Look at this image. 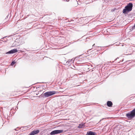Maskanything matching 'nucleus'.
<instances>
[{
	"instance_id": "1",
	"label": "nucleus",
	"mask_w": 135,
	"mask_h": 135,
	"mask_svg": "<svg viewBox=\"0 0 135 135\" xmlns=\"http://www.w3.org/2000/svg\"><path fill=\"white\" fill-rule=\"evenodd\" d=\"M132 7L133 4L131 3H129L128 5L125 7V9L123 10V13H125L127 12H128L131 11L132 9Z\"/></svg>"
},
{
	"instance_id": "2",
	"label": "nucleus",
	"mask_w": 135,
	"mask_h": 135,
	"mask_svg": "<svg viewBox=\"0 0 135 135\" xmlns=\"http://www.w3.org/2000/svg\"><path fill=\"white\" fill-rule=\"evenodd\" d=\"M126 116L129 119H131L135 117V108L126 114Z\"/></svg>"
},
{
	"instance_id": "3",
	"label": "nucleus",
	"mask_w": 135,
	"mask_h": 135,
	"mask_svg": "<svg viewBox=\"0 0 135 135\" xmlns=\"http://www.w3.org/2000/svg\"><path fill=\"white\" fill-rule=\"evenodd\" d=\"M56 92L55 91H50L46 92L44 94L45 97H47L55 94Z\"/></svg>"
},
{
	"instance_id": "4",
	"label": "nucleus",
	"mask_w": 135,
	"mask_h": 135,
	"mask_svg": "<svg viewBox=\"0 0 135 135\" xmlns=\"http://www.w3.org/2000/svg\"><path fill=\"white\" fill-rule=\"evenodd\" d=\"M63 130H56L52 131L50 133L51 135H54L58 134H60L62 133H64Z\"/></svg>"
},
{
	"instance_id": "5",
	"label": "nucleus",
	"mask_w": 135,
	"mask_h": 135,
	"mask_svg": "<svg viewBox=\"0 0 135 135\" xmlns=\"http://www.w3.org/2000/svg\"><path fill=\"white\" fill-rule=\"evenodd\" d=\"M17 52V50L16 49H13L9 51L8 52L6 53V54H12L15 53Z\"/></svg>"
},
{
	"instance_id": "6",
	"label": "nucleus",
	"mask_w": 135,
	"mask_h": 135,
	"mask_svg": "<svg viewBox=\"0 0 135 135\" xmlns=\"http://www.w3.org/2000/svg\"><path fill=\"white\" fill-rule=\"evenodd\" d=\"M40 131L39 130H34L32 131L29 134V135H34L38 134L39 133Z\"/></svg>"
},
{
	"instance_id": "7",
	"label": "nucleus",
	"mask_w": 135,
	"mask_h": 135,
	"mask_svg": "<svg viewBox=\"0 0 135 135\" xmlns=\"http://www.w3.org/2000/svg\"><path fill=\"white\" fill-rule=\"evenodd\" d=\"M18 40L17 39L15 40V41L13 42V43L12 44V46H17L19 45V43L18 42H17V41Z\"/></svg>"
},
{
	"instance_id": "8",
	"label": "nucleus",
	"mask_w": 135,
	"mask_h": 135,
	"mask_svg": "<svg viewBox=\"0 0 135 135\" xmlns=\"http://www.w3.org/2000/svg\"><path fill=\"white\" fill-rule=\"evenodd\" d=\"M107 105L108 107H111L112 106L113 104L111 101H108L107 102Z\"/></svg>"
},
{
	"instance_id": "9",
	"label": "nucleus",
	"mask_w": 135,
	"mask_h": 135,
	"mask_svg": "<svg viewBox=\"0 0 135 135\" xmlns=\"http://www.w3.org/2000/svg\"><path fill=\"white\" fill-rule=\"evenodd\" d=\"M86 135H95L94 132L89 131L87 132Z\"/></svg>"
},
{
	"instance_id": "10",
	"label": "nucleus",
	"mask_w": 135,
	"mask_h": 135,
	"mask_svg": "<svg viewBox=\"0 0 135 135\" xmlns=\"http://www.w3.org/2000/svg\"><path fill=\"white\" fill-rule=\"evenodd\" d=\"M15 62L14 61H13L11 63V65H13L15 64Z\"/></svg>"
},
{
	"instance_id": "11",
	"label": "nucleus",
	"mask_w": 135,
	"mask_h": 135,
	"mask_svg": "<svg viewBox=\"0 0 135 135\" xmlns=\"http://www.w3.org/2000/svg\"><path fill=\"white\" fill-rule=\"evenodd\" d=\"M81 126V124H80L79 125V128H82L83 127V126Z\"/></svg>"
},
{
	"instance_id": "12",
	"label": "nucleus",
	"mask_w": 135,
	"mask_h": 135,
	"mask_svg": "<svg viewBox=\"0 0 135 135\" xmlns=\"http://www.w3.org/2000/svg\"><path fill=\"white\" fill-rule=\"evenodd\" d=\"M135 28V24L134 25V26L132 27V29H134V28Z\"/></svg>"
},
{
	"instance_id": "13",
	"label": "nucleus",
	"mask_w": 135,
	"mask_h": 135,
	"mask_svg": "<svg viewBox=\"0 0 135 135\" xmlns=\"http://www.w3.org/2000/svg\"><path fill=\"white\" fill-rule=\"evenodd\" d=\"M63 91H64V90H63L62 89H61L60 90V91L61 92H62Z\"/></svg>"
},
{
	"instance_id": "14",
	"label": "nucleus",
	"mask_w": 135,
	"mask_h": 135,
	"mask_svg": "<svg viewBox=\"0 0 135 135\" xmlns=\"http://www.w3.org/2000/svg\"><path fill=\"white\" fill-rule=\"evenodd\" d=\"M93 47H96V46H95V44H94L93 45Z\"/></svg>"
},
{
	"instance_id": "15",
	"label": "nucleus",
	"mask_w": 135,
	"mask_h": 135,
	"mask_svg": "<svg viewBox=\"0 0 135 135\" xmlns=\"http://www.w3.org/2000/svg\"><path fill=\"white\" fill-rule=\"evenodd\" d=\"M4 38H5V37H3V38H2V39H3Z\"/></svg>"
}]
</instances>
